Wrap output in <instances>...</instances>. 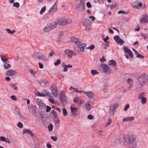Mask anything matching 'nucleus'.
Segmentation results:
<instances>
[{
	"label": "nucleus",
	"instance_id": "f3484780",
	"mask_svg": "<svg viewBox=\"0 0 148 148\" xmlns=\"http://www.w3.org/2000/svg\"><path fill=\"white\" fill-rule=\"evenodd\" d=\"M83 92L88 96L89 98L93 99V98L94 94L91 91H84Z\"/></svg>",
	"mask_w": 148,
	"mask_h": 148
},
{
	"label": "nucleus",
	"instance_id": "f257e3e1",
	"mask_svg": "<svg viewBox=\"0 0 148 148\" xmlns=\"http://www.w3.org/2000/svg\"><path fill=\"white\" fill-rule=\"evenodd\" d=\"M148 80V75L144 73L138 77V80L136 84V88L140 89L143 86Z\"/></svg>",
	"mask_w": 148,
	"mask_h": 148
},
{
	"label": "nucleus",
	"instance_id": "e433bc0d",
	"mask_svg": "<svg viewBox=\"0 0 148 148\" xmlns=\"http://www.w3.org/2000/svg\"><path fill=\"white\" fill-rule=\"evenodd\" d=\"M112 120L110 119H109L108 122H107L106 123V125L105 126V127H107L108 126H109L110 125L111 123H112Z\"/></svg>",
	"mask_w": 148,
	"mask_h": 148
},
{
	"label": "nucleus",
	"instance_id": "bb28decb",
	"mask_svg": "<svg viewBox=\"0 0 148 148\" xmlns=\"http://www.w3.org/2000/svg\"><path fill=\"white\" fill-rule=\"evenodd\" d=\"M1 60L5 64H6L9 62V61L7 58H5L3 56H1Z\"/></svg>",
	"mask_w": 148,
	"mask_h": 148
},
{
	"label": "nucleus",
	"instance_id": "393cba45",
	"mask_svg": "<svg viewBox=\"0 0 148 148\" xmlns=\"http://www.w3.org/2000/svg\"><path fill=\"white\" fill-rule=\"evenodd\" d=\"M36 137H34L33 138V143H32L31 146L33 147L32 148H37V147L36 144L37 143L36 142Z\"/></svg>",
	"mask_w": 148,
	"mask_h": 148
},
{
	"label": "nucleus",
	"instance_id": "473e14b6",
	"mask_svg": "<svg viewBox=\"0 0 148 148\" xmlns=\"http://www.w3.org/2000/svg\"><path fill=\"white\" fill-rule=\"evenodd\" d=\"M62 113L63 115L65 116L67 115V112L65 108H63L62 109Z\"/></svg>",
	"mask_w": 148,
	"mask_h": 148
},
{
	"label": "nucleus",
	"instance_id": "7ed1b4c3",
	"mask_svg": "<svg viewBox=\"0 0 148 148\" xmlns=\"http://www.w3.org/2000/svg\"><path fill=\"white\" fill-rule=\"evenodd\" d=\"M33 57L36 60V59L42 60L43 61L47 60V58L45 56L41 53L34 51L32 54Z\"/></svg>",
	"mask_w": 148,
	"mask_h": 148
},
{
	"label": "nucleus",
	"instance_id": "09e8293b",
	"mask_svg": "<svg viewBox=\"0 0 148 148\" xmlns=\"http://www.w3.org/2000/svg\"><path fill=\"white\" fill-rule=\"evenodd\" d=\"M63 66L64 67L63 71L64 72H67L68 71V67H67V66H66V65L64 64V65Z\"/></svg>",
	"mask_w": 148,
	"mask_h": 148
},
{
	"label": "nucleus",
	"instance_id": "603ef678",
	"mask_svg": "<svg viewBox=\"0 0 148 148\" xmlns=\"http://www.w3.org/2000/svg\"><path fill=\"white\" fill-rule=\"evenodd\" d=\"M112 106L114 108L116 109L118 107V105L117 103H115L114 104H113Z\"/></svg>",
	"mask_w": 148,
	"mask_h": 148
},
{
	"label": "nucleus",
	"instance_id": "cd10ccee",
	"mask_svg": "<svg viewBox=\"0 0 148 148\" xmlns=\"http://www.w3.org/2000/svg\"><path fill=\"white\" fill-rule=\"evenodd\" d=\"M6 30L7 31V33L8 34H12L14 33L16 31L14 30H13V31H12L10 29H6Z\"/></svg>",
	"mask_w": 148,
	"mask_h": 148
},
{
	"label": "nucleus",
	"instance_id": "de8ad7c7",
	"mask_svg": "<svg viewBox=\"0 0 148 148\" xmlns=\"http://www.w3.org/2000/svg\"><path fill=\"white\" fill-rule=\"evenodd\" d=\"M118 13L119 14H128V12H126L125 11H123V10H120L118 12Z\"/></svg>",
	"mask_w": 148,
	"mask_h": 148
},
{
	"label": "nucleus",
	"instance_id": "052dcab7",
	"mask_svg": "<svg viewBox=\"0 0 148 148\" xmlns=\"http://www.w3.org/2000/svg\"><path fill=\"white\" fill-rule=\"evenodd\" d=\"M117 6V5L116 3H114L113 5H112L110 7V8L111 9H113L114 8H115Z\"/></svg>",
	"mask_w": 148,
	"mask_h": 148
},
{
	"label": "nucleus",
	"instance_id": "a878e982",
	"mask_svg": "<svg viewBox=\"0 0 148 148\" xmlns=\"http://www.w3.org/2000/svg\"><path fill=\"white\" fill-rule=\"evenodd\" d=\"M108 64L110 66L112 65L114 66H116V63L114 60H112L108 61Z\"/></svg>",
	"mask_w": 148,
	"mask_h": 148
},
{
	"label": "nucleus",
	"instance_id": "680f3d73",
	"mask_svg": "<svg viewBox=\"0 0 148 148\" xmlns=\"http://www.w3.org/2000/svg\"><path fill=\"white\" fill-rule=\"evenodd\" d=\"M79 4V5H82L84 6H85L84 0H80V2Z\"/></svg>",
	"mask_w": 148,
	"mask_h": 148
},
{
	"label": "nucleus",
	"instance_id": "774afa93",
	"mask_svg": "<svg viewBox=\"0 0 148 148\" xmlns=\"http://www.w3.org/2000/svg\"><path fill=\"white\" fill-rule=\"evenodd\" d=\"M38 63L39 68L41 69L43 68V65L42 64H41V63H40L39 62Z\"/></svg>",
	"mask_w": 148,
	"mask_h": 148
},
{
	"label": "nucleus",
	"instance_id": "6ab92c4d",
	"mask_svg": "<svg viewBox=\"0 0 148 148\" xmlns=\"http://www.w3.org/2000/svg\"><path fill=\"white\" fill-rule=\"evenodd\" d=\"M58 1H56L54 5L52 6V7L49 10V12H51L52 11H53L54 12H56L57 10V5L58 4Z\"/></svg>",
	"mask_w": 148,
	"mask_h": 148
},
{
	"label": "nucleus",
	"instance_id": "f03ea898",
	"mask_svg": "<svg viewBox=\"0 0 148 148\" xmlns=\"http://www.w3.org/2000/svg\"><path fill=\"white\" fill-rule=\"evenodd\" d=\"M127 136V138L126 141L129 147L135 148L137 146V142L135 136L132 134H128Z\"/></svg>",
	"mask_w": 148,
	"mask_h": 148
},
{
	"label": "nucleus",
	"instance_id": "0e129e2a",
	"mask_svg": "<svg viewBox=\"0 0 148 148\" xmlns=\"http://www.w3.org/2000/svg\"><path fill=\"white\" fill-rule=\"evenodd\" d=\"M141 35L143 37H144V39L148 37V35L147 34L143 33V34H142Z\"/></svg>",
	"mask_w": 148,
	"mask_h": 148
},
{
	"label": "nucleus",
	"instance_id": "4be33fe9",
	"mask_svg": "<svg viewBox=\"0 0 148 148\" xmlns=\"http://www.w3.org/2000/svg\"><path fill=\"white\" fill-rule=\"evenodd\" d=\"M85 6L82 5H79L77 4L76 5V8L77 10L79 12H83L84 10Z\"/></svg>",
	"mask_w": 148,
	"mask_h": 148
},
{
	"label": "nucleus",
	"instance_id": "338daca9",
	"mask_svg": "<svg viewBox=\"0 0 148 148\" xmlns=\"http://www.w3.org/2000/svg\"><path fill=\"white\" fill-rule=\"evenodd\" d=\"M109 39V38L108 36H107L105 38H103V40L105 42L107 41H108L107 40Z\"/></svg>",
	"mask_w": 148,
	"mask_h": 148
},
{
	"label": "nucleus",
	"instance_id": "8fccbe9b",
	"mask_svg": "<svg viewBox=\"0 0 148 148\" xmlns=\"http://www.w3.org/2000/svg\"><path fill=\"white\" fill-rule=\"evenodd\" d=\"M136 57L137 58H140L141 59H143L144 58V56L138 53L136 56Z\"/></svg>",
	"mask_w": 148,
	"mask_h": 148
},
{
	"label": "nucleus",
	"instance_id": "79ce46f5",
	"mask_svg": "<svg viewBox=\"0 0 148 148\" xmlns=\"http://www.w3.org/2000/svg\"><path fill=\"white\" fill-rule=\"evenodd\" d=\"M127 82L131 86L132 84V80L130 78H129L127 80Z\"/></svg>",
	"mask_w": 148,
	"mask_h": 148
},
{
	"label": "nucleus",
	"instance_id": "6e6552de",
	"mask_svg": "<svg viewBox=\"0 0 148 148\" xmlns=\"http://www.w3.org/2000/svg\"><path fill=\"white\" fill-rule=\"evenodd\" d=\"M113 38L118 45H122L124 43V42L120 38L119 36H115Z\"/></svg>",
	"mask_w": 148,
	"mask_h": 148
},
{
	"label": "nucleus",
	"instance_id": "a19ab883",
	"mask_svg": "<svg viewBox=\"0 0 148 148\" xmlns=\"http://www.w3.org/2000/svg\"><path fill=\"white\" fill-rule=\"evenodd\" d=\"M61 63V61L60 60L58 59L56 61L54 62V65L56 66H57L59 65Z\"/></svg>",
	"mask_w": 148,
	"mask_h": 148
},
{
	"label": "nucleus",
	"instance_id": "a211bd4d",
	"mask_svg": "<svg viewBox=\"0 0 148 148\" xmlns=\"http://www.w3.org/2000/svg\"><path fill=\"white\" fill-rule=\"evenodd\" d=\"M91 24V22L89 20H86L84 21V22L83 23V25L87 29V28H88L89 29L90 28Z\"/></svg>",
	"mask_w": 148,
	"mask_h": 148
},
{
	"label": "nucleus",
	"instance_id": "58836bf2",
	"mask_svg": "<svg viewBox=\"0 0 148 148\" xmlns=\"http://www.w3.org/2000/svg\"><path fill=\"white\" fill-rule=\"evenodd\" d=\"M46 9V7L45 6L44 7H42L40 12V14L41 15L42 14L43 12H44L45 11Z\"/></svg>",
	"mask_w": 148,
	"mask_h": 148
},
{
	"label": "nucleus",
	"instance_id": "864d4df0",
	"mask_svg": "<svg viewBox=\"0 0 148 148\" xmlns=\"http://www.w3.org/2000/svg\"><path fill=\"white\" fill-rule=\"evenodd\" d=\"M47 108L46 109V112H50L51 110V108L49 106H46Z\"/></svg>",
	"mask_w": 148,
	"mask_h": 148
},
{
	"label": "nucleus",
	"instance_id": "f8f14e48",
	"mask_svg": "<svg viewBox=\"0 0 148 148\" xmlns=\"http://www.w3.org/2000/svg\"><path fill=\"white\" fill-rule=\"evenodd\" d=\"M60 100L62 103H63L64 102L67 101L66 97L64 91H62L60 93Z\"/></svg>",
	"mask_w": 148,
	"mask_h": 148
},
{
	"label": "nucleus",
	"instance_id": "5701e85b",
	"mask_svg": "<svg viewBox=\"0 0 148 148\" xmlns=\"http://www.w3.org/2000/svg\"><path fill=\"white\" fill-rule=\"evenodd\" d=\"M71 40L73 42L75 43L76 45H77L80 43H81V42L77 38L75 37H72L71 38Z\"/></svg>",
	"mask_w": 148,
	"mask_h": 148
},
{
	"label": "nucleus",
	"instance_id": "e2e57ef3",
	"mask_svg": "<svg viewBox=\"0 0 148 148\" xmlns=\"http://www.w3.org/2000/svg\"><path fill=\"white\" fill-rule=\"evenodd\" d=\"M29 72H30V73H32V74H33V76H34V75L36 74V72H34V71H33V70H32V69H29Z\"/></svg>",
	"mask_w": 148,
	"mask_h": 148
},
{
	"label": "nucleus",
	"instance_id": "c756f323",
	"mask_svg": "<svg viewBox=\"0 0 148 148\" xmlns=\"http://www.w3.org/2000/svg\"><path fill=\"white\" fill-rule=\"evenodd\" d=\"M10 86L15 90H17L18 89L17 87L14 84H10Z\"/></svg>",
	"mask_w": 148,
	"mask_h": 148
},
{
	"label": "nucleus",
	"instance_id": "1a4fd4ad",
	"mask_svg": "<svg viewBox=\"0 0 148 148\" xmlns=\"http://www.w3.org/2000/svg\"><path fill=\"white\" fill-rule=\"evenodd\" d=\"M65 53L67 55L68 57L71 58L73 55L75 56L76 54L74 51L69 49H66L64 51Z\"/></svg>",
	"mask_w": 148,
	"mask_h": 148
},
{
	"label": "nucleus",
	"instance_id": "bf43d9fd",
	"mask_svg": "<svg viewBox=\"0 0 148 148\" xmlns=\"http://www.w3.org/2000/svg\"><path fill=\"white\" fill-rule=\"evenodd\" d=\"M5 138L3 136L0 137V140L2 141H4L5 140Z\"/></svg>",
	"mask_w": 148,
	"mask_h": 148
},
{
	"label": "nucleus",
	"instance_id": "aec40b11",
	"mask_svg": "<svg viewBox=\"0 0 148 148\" xmlns=\"http://www.w3.org/2000/svg\"><path fill=\"white\" fill-rule=\"evenodd\" d=\"M71 112L73 115H77V112L78 110L77 108L75 107H72L71 106L70 107Z\"/></svg>",
	"mask_w": 148,
	"mask_h": 148
},
{
	"label": "nucleus",
	"instance_id": "b1692460",
	"mask_svg": "<svg viewBox=\"0 0 148 148\" xmlns=\"http://www.w3.org/2000/svg\"><path fill=\"white\" fill-rule=\"evenodd\" d=\"M73 102L75 103H78L79 104H81L83 103L81 100L77 97H75L74 99Z\"/></svg>",
	"mask_w": 148,
	"mask_h": 148
},
{
	"label": "nucleus",
	"instance_id": "ea45409f",
	"mask_svg": "<svg viewBox=\"0 0 148 148\" xmlns=\"http://www.w3.org/2000/svg\"><path fill=\"white\" fill-rule=\"evenodd\" d=\"M18 127L20 128H21L23 127V125L21 122H19L17 124Z\"/></svg>",
	"mask_w": 148,
	"mask_h": 148
},
{
	"label": "nucleus",
	"instance_id": "4c0bfd02",
	"mask_svg": "<svg viewBox=\"0 0 148 148\" xmlns=\"http://www.w3.org/2000/svg\"><path fill=\"white\" fill-rule=\"evenodd\" d=\"M148 21V19H146L144 18H142L140 20V22L142 23L143 22L147 23Z\"/></svg>",
	"mask_w": 148,
	"mask_h": 148
},
{
	"label": "nucleus",
	"instance_id": "49530a36",
	"mask_svg": "<svg viewBox=\"0 0 148 148\" xmlns=\"http://www.w3.org/2000/svg\"><path fill=\"white\" fill-rule=\"evenodd\" d=\"M95 48V46L93 45H92L86 48V49H88L92 50Z\"/></svg>",
	"mask_w": 148,
	"mask_h": 148
},
{
	"label": "nucleus",
	"instance_id": "a18cd8bd",
	"mask_svg": "<svg viewBox=\"0 0 148 148\" xmlns=\"http://www.w3.org/2000/svg\"><path fill=\"white\" fill-rule=\"evenodd\" d=\"M144 93L143 92H142L140 93L138 96V99H142V98H144Z\"/></svg>",
	"mask_w": 148,
	"mask_h": 148
},
{
	"label": "nucleus",
	"instance_id": "3c124183",
	"mask_svg": "<svg viewBox=\"0 0 148 148\" xmlns=\"http://www.w3.org/2000/svg\"><path fill=\"white\" fill-rule=\"evenodd\" d=\"M130 106L129 104H127L125 106L124 109V111H126L129 108Z\"/></svg>",
	"mask_w": 148,
	"mask_h": 148
},
{
	"label": "nucleus",
	"instance_id": "9b49d317",
	"mask_svg": "<svg viewBox=\"0 0 148 148\" xmlns=\"http://www.w3.org/2000/svg\"><path fill=\"white\" fill-rule=\"evenodd\" d=\"M123 50L125 54H128L131 57H133L134 55L132 51L127 47L125 46H124L123 47Z\"/></svg>",
	"mask_w": 148,
	"mask_h": 148
},
{
	"label": "nucleus",
	"instance_id": "f704fd0d",
	"mask_svg": "<svg viewBox=\"0 0 148 148\" xmlns=\"http://www.w3.org/2000/svg\"><path fill=\"white\" fill-rule=\"evenodd\" d=\"M49 130V132H51L52 131L53 128V125L52 124L50 123L48 127Z\"/></svg>",
	"mask_w": 148,
	"mask_h": 148
},
{
	"label": "nucleus",
	"instance_id": "7c9ffc66",
	"mask_svg": "<svg viewBox=\"0 0 148 148\" xmlns=\"http://www.w3.org/2000/svg\"><path fill=\"white\" fill-rule=\"evenodd\" d=\"M91 73L92 75H94L99 73L96 70H92L91 71Z\"/></svg>",
	"mask_w": 148,
	"mask_h": 148
},
{
	"label": "nucleus",
	"instance_id": "c03bdc74",
	"mask_svg": "<svg viewBox=\"0 0 148 148\" xmlns=\"http://www.w3.org/2000/svg\"><path fill=\"white\" fill-rule=\"evenodd\" d=\"M141 102L143 104L145 103L147 101L146 98V97H144L141 99Z\"/></svg>",
	"mask_w": 148,
	"mask_h": 148
},
{
	"label": "nucleus",
	"instance_id": "4468645a",
	"mask_svg": "<svg viewBox=\"0 0 148 148\" xmlns=\"http://www.w3.org/2000/svg\"><path fill=\"white\" fill-rule=\"evenodd\" d=\"M36 102L37 104L42 108H45L46 105L40 99H36Z\"/></svg>",
	"mask_w": 148,
	"mask_h": 148
},
{
	"label": "nucleus",
	"instance_id": "9d476101",
	"mask_svg": "<svg viewBox=\"0 0 148 148\" xmlns=\"http://www.w3.org/2000/svg\"><path fill=\"white\" fill-rule=\"evenodd\" d=\"M50 89L54 97H57L58 96V92L56 85L54 84H53L50 87Z\"/></svg>",
	"mask_w": 148,
	"mask_h": 148
},
{
	"label": "nucleus",
	"instance_id": "37998d69",
	"mask_svg": "<svg viewBox=\"0 0 148 148\" xmlns=\"http://www.w3.org/2000/svg\"><path fill=\"white\" fill-rule=\"evenodd\" d=\"M13 6L17 8H18L20 6L19 3L18 2L14 3L13 4Z\"/></svg>",
	"mask_w": 148,
	"mask_h": 148
},
{
	"label": "nucleus",
	"instance_id": "4d7b16f0",
	"mask_svg": "<svg viewBox=\"0 0 148 148\" xmlns=\"http://www.w3.org/2000/svg\"><path fill=\"white\" fill-rule=\"evenodd\" d=\"M86 5L87 6L88 8H91L92 7V5L89 2H88L86 3Z\"/></svg>",
	"mask_w": 148,
	"mask_h": 148
},
{
	"label": "nucleus",
	"instance_id": "6e6d98bb",
	"mask_svg": "<svg viewBox=\"0 0 148 148\" xmlns=\"http://www.w3.org/2000/svg\"><path fill=\"white\" fill-rule=\"evenodd\" d=\"M10 97L14 101H16L17 100V98L15 95H11Z\"/></svg>",
	"mask_w": 148,
	"mask_h": 148
},
{
	"label": "nucleus",
	"instance_id": "dca6fc26",
	"mask_svg": "<svg viewBox=\"0 0 148 148\" xmlns=\"http://www.w3.org/2000/svg\"><path fill=\"white\" fill-rule=\"evenodd\" d=\"M17 73L16 72L11 69L8 70L6 72V75L10 76L15 75Z\"/></svg>",
	"mask_w": 148,
	"mask_h": 148
},
{
	"label": "nucleus",
	"instance_id": "412c9836",
	"mask_svg": "<svg viewBox=\"0 0 148 148\" xmlns=\"http://www.w3.org/2000/svg\"><path fill=\"white\" fill-rule=\"evenodd\" d=\"M23 133H27L29 134L32 137L34 136V134L33 132L30 130V129H24L23 131Z\"/></svg>",
	"mask_w": 148,
	"mask_h": 148
},
{
	"label": "nucleus",
	"instance_id": "20e7f679",
	"mask_svg": "<svg viewBox=\"0 0 148 148\" xmlns=\"http://www.w3.org/2000/svg\"><path fill=\"white\" fill-rule=\"evenodd\" d=\"M72 22V21L71 19L66 20L65 18L62 17L59 19L57 23L60 25L64 26L69 23H71Z\"/></svg>",
	"mask_w": 148,
	"mask_h": 148
},
{
	"label": "nucleus",
	"instance_id": "ddd939ff",
	"mask_svg": "<svg viewBox=\"0 0 148 148\" xmlns=\"http://www.w3.org/2000/svg\"><path fill=\"white\" fill-rule=\"evenodd\" d=\"M28 109L29 112L32 114L34 113L37 110L36 106L33 105H31L29 106Z\"/></svg>",
	"mask_w": 148,
	"mask_h": 148
},
{
	"label": "nucleus",
	"instance_id": "72a5a7b5",
	"mask_svg": "<svg viewBox=\"0 0 148 148\" xmlns=\"http://www.w3.org/2000/svg\"><path fill=\"white\" fill-rule=\"evenodd\" d=\"M116 110V109L114 108H113V107L112 106L110 107V112L113 114L115 112Z\"/></svg>",
	"mask_w": 148,
	"mask_h": 148
},
{
	"label": "nucleus",
	"instance_id": "69168bd1",
	"mask_svg": "<svg viewBox=\"0 0 148 148\" xmlns=\"http://www.w3.org/2000/svg\"><path fill=\"white\" fill-rule=\"evenodd\" d=\"M129 121H132L134 119V117L133 116H130V117H128Z\"/></svg>",
	"mask_w": 148,
	"mask_h": 148
},
{
	"label": "nucleus",
	"instance_id": "c9c22d12",
	"mask_svg": "<svg viewBox=\"0 0 148 148\" xmlns=\"http://www.w3.org/2000/svg\"><path fill=\"white\" fill-rule=\"evenodd\" d=\"M3 67L5 69H8L9 68H10L11 67V65L9 64H3Z\"/></svg>",
	"mask_w": 148,
	"mask_h": 148
},
{
	"label": "nucleus",
	"instance_id": "13d9d810",
	"mask_svg": "<svg viewBox=\"0 0 148 148\" xmlns=\"http://www.w3.org/2000/svg\"><path fill=\"white\" fill-rule=\"evenodd\" d=\"M87 118L90 120H92L93 119V116L91 114H89L87 116Z\"/></svg>",
	"mask_w": 148,
	"mask_h": 148
},
{
	"label": "nucleus",
	"instance_id": "39448f33",
	"mask_svg": "<svg viewBox=\"0 0 148 148\" xmlns=\"http://www.w3.org/2000/svg\"><path fill=\"white\" fill-rule=\"evenodd\" d=\"M57 24L56 23H50L46 26L43 29V31L45 32H48L56 27Z\"/></svg>",
	"mask_w": 148,
	"mask_h": 148
},
{
	"label": "nucleus",
	"instance_id": "0eeeda50",
	"mask_svg": "<svg viewBox=\"0 0 148 148\" xmlns=\"http://www.w3.org/2000/svg\"><path fill=\"white\" fill-rule=\"evenodd\" d=\"M101 66L104 72L108 74H110L112 73V71L110 69V67L107 64H102Z\"/></svg>",
	"mask_w": 148,
	"mask_h": 148
},
{
	"label": "nucleus",
	"instance_id": "2eb2a0df",
	"mask_svg": "<svg viewBox=\"0 0 148 148\" xmlns=\"http://www.w3.org/2000/svg\"><path fill=\"white\" fill-rule=\"evenodd\" d=\"M93 103L91 102H87L86 103L85 106L87 111H90L93 106Z\"/></svg>",
	"mask_w": 148,
	"mask_h": 148
},
{
	"label": "nucleus",
	"instance_id": "5fc2aeb1",
	"mask_svg": "<svg viewBox=\"0 0 148 148\" xmlns=\"http://www.w3.org/2000/svg\"><path fill=\"white\" fill-rule=\"evenodd\" d=\"M51 138L53 141H56L57 139V137L56 136H51Z\"/></svg>",
	"mask_w": 148,
	"mask_h": 148
},
{
	"label": "nucleus",
	"instance_id": "2f4dec72",
	"mask_svg": "<svg viewBox=\"0 0 148 148\" xmlns=\"http://www.w3.org/2000/svg\"><path fill=\"white\" fill-rule=\"evenodd\" d=\"M35 94L36 95L39 96L40 97L45 96V94H43V93H40L38 91H37L36 93H35Z\"/></svg>",
	"mask_w": 148,
	"mask_h": 148
},
{
	"label": "nucleus",
	"instance_id": "423d86ee",
	"mask_svg": "<svg viewBox=\"0 0 148 148\" xmlns=\"http://www.w3.org/2000/svg\"><path fill=\"white\" fill-rule=\"evenodd\" d=\"M86 45L85 44L82 43L81 42L77 45V46L75 47V49L76 51L78 52L84 51Z\"/></svg>",
	"mask_w": 148,
	"mask_h": 148
},
{
	"label": "nucleus",
	"instance_id": "c85d7f7f",
	"mask_svg": "<svg viewBox=\"0 0 148 148\" xmlns=\"http://www.w3.org/2000/svg\"><path fill=\"white\" fill-rule=\"evenodd\" d=\"M42 92L43 94H45V96L46 95H48L49 96H50V94H49V92L46 90H43L42 91Z\"/></svg>",
	"mask_w": 148,
	"mask_h": 148
}]
</instances>
